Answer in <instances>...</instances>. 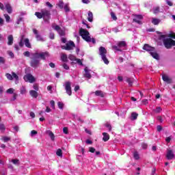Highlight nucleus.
<instances>
[{"label": "nucleus", "instance_id": "nucleus-1", "mask_svg": "<svg viewBox=\"0 0 175 175\" xmlns=\"http://www.w3.org/2000/svg\"><path fill=\"white\" fill-rule=\"evenodd\" d=\"M50 57V53L49 52H42V53H32V57H31L30 66L34 69H38L39 65H40V59H46V57Z\"/></svg>", "mask_w": 175, "mask_h": 175}, {"label": "nucleus", "instance_id": "nucleus-2", "mask_svg": "<svg viewBox=\"0 0 175 175\" xmlns=\"http://www.w3.org/2000/svg\"><path fill=\"white\" fill-rule=\"evenodd\" d=\"M79 35L80 36H81L83 40L88 42V43H90V42H92L93 44H95V43H96V40H95V38H91V36H90V32L88 30L81 28L79 29Z\"/></svg>", "mask_w": 175, "mask_h": 175}, {"label": "nucleus", "instance_id": "nucleus-3", "mask_svg": "<svg viewBox=\"0 0 175 175\" xmlns=\"http://www.w3.org/2000/svg\"><path fill=\"white\" fill-rule=\"evenodd\" d=\"M99 54L101 56V58L106 65H109V59L106 57V54H107V50H106L105 47L100 46L99 48Z\"/></svg>", "mask_w": 175, "mask_h": 175}, {"label": "nucleus", "instance_id": "nucleus-4", "mask_svg": "<svg viewBox=\"0 0 175 175\" xmlns=\"http://www.w3.org/2000/svg\"><path fill=\"white\" fill-rule=\"evenodd\" d=\"M163 43L165 47V49H170L173 46H175V40L172 38H164L163 40Z\"/></svg>", "mask_w": 175, "mask_h": 175}, {"label": "nucleus", "instance_id": "nucleus-5", "mask_svg": "<svg viewBox=\"0 0 175 175\" xmlns=\"http://www.w3.org/2000/svg\"><path fill=\"white\" fill-rule=\"evenodd\" d=\"M42 18L44 21H49L51 18V13L48 10H42Z\"/></svg>", "mask_w": 175, "mask_h": 175}, {"label": "nucleus", "instance_id": "nucleus-6", "mask_svg": "<svg viewBox=\"0 0 175 175\" xmlns=\"http://www.w3.org/2000/svg\"><path fill=\"white\" fill-rule=\"evenodd\" d=\"M75 47H76V44H75V42L73 41H70L66 44V46H62V49L67 50L68 51H69L70 50H73V48Z\"/></svg>", "mask_w": 175, "mask_h": 175}, {"label": "nucleus", "instance_id": "nucleus-7", "mask_svg": "<svg viewBox=\"0 0 175 175\" xmlns=\"http://www.w3.org/2000/svg\"><path fill=\"white\" fill-rule=\"evenodd\" d=\"M65 90L69 96H72V83L70 81L65 82Z\"/></svg>", "mask_w": 175, "mask_h": 175}, {"label": "nucleus", "instance_id": "nucleus-8", "mask_svg": "<svg viewBox=\"0 0 175 175\" xmlns=\"http://www.w3.org/2000/svg\"><path fill=\"white\" fill-rule=\"evenodd\" d=\"M25 81H29V83H35L36 81V79H35V77L32 75L31 74H27L23 77Z\"/></svg>", "mask_w": 175, "mask_h": 175}, {"label": "nucleus", "instance_id": "nucleus-9", "mask_svg": "<svg viewBox=\"0 0 175 175\" xmlns=\"http://www.w3.org/2000/svg\"><path fill=\"white\" fill-rule=\"evenodd\" d=\"M5 77L10 81L13 80V79H14L16 81L18 80V75H17V74H16L14 72H12V74L6 73Z\"/></svg>", "mask_w": 175, "mask_h": 175}, {"label": "nucleus", "instance_id": "nucleus-10", "mask_svg": "<svg viewBox=\"0 0 175 175\" xmlns=\"http://www.w3.org/2000/svg\"><path fill=\"white\" fill-rule=\"evenodd\" d=\"M52 27L55 29V31H57L59 36H65V30L62 29L59 25H56L54 26V25H53Z\"/></svg>", "mask_w": 175, "mask_h": 175}, {"label": "nucleus", "instance_id": "nucleus-11", "mask_svg": "<svg viewBox=\"0 0 175 175\" xmlns=\"http://www.w3.org/2000/svg\"><path fill=\"white\" fill-rule=\"evenodd\" d=\"M166 158L168 160H172L174 158V152L170 149L167 150Z\"/></svg>", "mask_w": 175, "mask_h": 175}, {"label": "nucleus", "instance_id": "nucleus-12", "mask_svg": "<svg viewBox=\"0 0 175 175\" xmlns=\"http://www.w3.org/2000/svg\"><path fill=\"white\" fill-rule=\"evenodd\" d=\"M33 32L34 35H36V38L39 42H43V38H42V36L40 35L39 32L36 29H33Z\"/></svg>", "mask_w": 175, "mask_h": 175}, {"label": "nucleus", "instance_id": "nucleus-13", "mask_svg": "<svg viewBox=\"0 0 175 175\" xmlns=\"http://www.w3.org/2000/svg\"><path fill=\"white\" fill-rule=\"evenodd\" d=\"M135 18L133 19V23H137V24H142V21L143 20V16L142 15H135Z\"/></svg>", "mask_w": 175, "mask_h": 175}, {"label": "nucleus", "instance_id": "nucleus-14", "mask_svg": "<svg viewBox=\"0 0 175 175\" xmlns=\"http://www.w3.org/2000/svg\"><path fill=\"white\" fill-rule=\"evenodd\" d=\"M84 70L85 72L83 73V77L90 80V79L92 77V75H91V73H90V70H88V67H85Z\"/></svg>", "mask_w": 175, "mask_h": 175}, {"label": "nucleus", "instance_id": "nucleus-15", "mask_svg": "<svg viewBox=\"0 0 175 175\" xmlns=\"http://www.w3.org/2000/svg\"><path fill=\"white\" fill-rule=\"evenodd\" d=\"M143 50H146V51H150L151 53L152 51H155V48L149 46L148 44H145Z\"/></svg>", "mask_w": 175, "mask_h": 175}, {"label": "nucleus", "instance_id": "nucleus-16", "mask_svg": "<svg viewBox=\"0 0 175 175\" xmlns=\"http://www.w3.org/2000/svg\"><path fill=\"white\" fill-rule=\"evenodd\" d=\"M162 79L165 83H167V84H172V79H170L167 75H163Z\"/></svg>", "mask_w": 175, "mask_h": 175}, {"label": "nucleus", "instance_id": "nucleus-17", "mask_svg": "<svg viewBox=\"0 0 175 175\" xmlns=\"http://www.w3.org/2000/svg\"><path fill=\"white\" fill-rule=\"evenodd\" d=\"M29 94H30V96H31V98H34L35 99H36V98H38V96H39V94L38 93V91H36V90H30Z\"/></svg>", "mask_w": 175, "mask_h": 175}, {"label": "nucleus", "instance_id": "nucleus-18", "mask_svg": "<svg viewBox=\"0 0 175 175\" xmlns=\"http://www.w3.org/2000/svg\"><path fill=\"white\" fill-rule=\"evenodd\" d=\"M5 9L9 14H12V13H13V9L12 8L10 3L5 4Z\"/></svg>", "mask_w": 175, "mask_h": 175}, {"label": "nucleus", "instance_id": "nucleus-19", "mask_svg": "<svg viewBox=\"0 0 175 175\" xmlns=\"http://www.w3.org/2000/svg\"><path fill=\"white\" fill-rule=\"evenodd\" d=\"M88 21L90 23H92V21H94V14H92V12L91 11L88 12Z\"/></svg>", "mask_w": 175, "mask_h": 175}, {"label": "nucleus", "instance_id": "nucleus-20", "mask_svg": "<svg viewBox=\"0 0 175 175\" xmlns=\"http://www.w3.org/2000/svg\"><path fill=\"white\" fill-rule=\"evenodd\" d=\"M103 142H109L110 139V135L107 133H103Z\"/></svg>", "mask_w": 175, "mask_h": 175}, {"label": "nucleus", "instance_id": "nucleus-21", "mask_svg": "<svg viewBox=\"0 0 175 175\" xmlns=\"http://www.w3.org/2000/svg\"><path fill=\"white\" fill-rule=\"evenodd\" d=\"M160 23H161V19L157 18H152V24H153V25H159Z\"/></svg>", "mask_w": 175, "mask_h": 175}, {"label": "nucleus", "instance_id": "nucleus-22", "mask_svg": "<svg viewBox=\"0 0 175 175\" xmlns=\"http://www.w3.org/2000/svg\"><path fill=\"white\" fill-rule=\"evenodd\" d=\"M47 135H49V137H51V139L52 142H54L55 140V135H54V133H52L51 131H46Z\"/></svg>", "mask_w": 175, "mask_h": 175}, {"label": "nucleus", "instance_id": "nucleus-23", "mask_svg": "<svg viewBox=\"0 0 175 175\" xmlns=\"http://www.w3.org/2000/svg\"><path fill=\"white\" fill-rule=\"evenodd\" d=\"M8 46H12V44H13V35H9L8 37Z\"/></svg>", "mask_w": 175, "mask_h": 175}, {"label": "nucleus", "instance_id": "nucleus-24", "mask_svg": "<svg viewBox=\"0 0 175 175\" xmlns=\"http://www.w3.org/2000/svg\"><path fill=\"white\" fill-rule=\"evenodd\" d=\"M96 96H100V98H105V94L102 90H96L95 92Z\"/></svg>", "mask_w": 175, "mask_h": 175}, {"label": "nucleus", "instance_id": "nucleus-25", "mask_svg": "<svg viewBox=\"0 0 175 175\" xmlns=\"http://www.w3.org/2000/svg\"><path fill=\"white\" fill-rule=\"evenodd\" d=\"M126 83H128L129 87H132V85H133V78L126 77Z\"/></svg>", "mask_w": 175, "mask_h": 175}, {"label": "nucleus", "instance_id": "nucleus-26", "mask_svg": "<svg viewBox=\"0 0 175 175\" xmlns=\"http://www.w3.org/2000/svg\"><path fill=\"white\" fill-rule=\"evenodd\" d=\"M150 54L152 57L154 58V59H159V55H158L157 52H154V51L150 52Z\"/></svg>", "mask_w": 175, "mask_h": 175}, {"label": "nucleus", "instance_id": "nucleus-27", "mask_svg": "<svg viewBox=\"0 0 175 175\" xmlns=\"http://www.w3.org/2000/svg\"><path fill=\"white\" fill-rule=\"evenodd\" d=\"M25 45L28 48V49H31L32 46L31 45V43L29 42V39L26 38L24 40Z\"/></svg>", "mask_w": 175, "mask_h": 175}, {"label": "nucleus", "instance_id": "nucleus-28", "mask_svg": "<svg viewBox=\"0 0 175 175\" xmlns=\"http://www.w3.org/2000/svg\"><path fill=\"white\" fill-rule=\"evenodd\" d=\"M118 46L120 49L122 47H126V42L125 41H120V42H118Z\"/></svg>", "mask_w": 175, "mask_h": 175}, {"label": "nucleus", "instance_id": "nucleus-29", "mask_svg": "<svg viewBox=\"0 0 175 175\" xmlns=\"http://www.w3.org/2000/svg\"><path fill=\"white\" fill-rule=\"evenodd\" d=\"M35 16H36V17L39 19L40 18H43V14H42V11L41 10V12H35Z\"/></svg>", "mask_w": 175, "mask_h": 175}, {"label": "nucleus", "instance_id": "nucleus-30", "mask_svg": "<svg viewBox=\"0 0 175 175\" xmlns=\"http://www.w3.org/2000/svg\"><path fill=\"white\" fill-rule=\"evenodd\" d=\"M61 59L63 62H68V55L66 54H62Z\"/></svg>", "mask_w": 175, "mask_h": 175}, {"label": "nucleus", "instance_id": "nucleus-31", "mask_svg": "<svg viewBox=\"0 0 175 175\" xmlns=\"http://www.w3.org/2000/svg\"><path fill=\"white\" fill-rule=\"evenodd\" d=\"M20 92L21 95H24V94H27V88H25V86H22L21 88Z\"/></svg>", "mask_w": 175, "mask_h": 175}, {"label": "nucleus", "instance_id": "nucleus-32", "mask_svg": "<svg viewBox=\"0 0 175 175\" xmlns=\"http://www.w3.org/2000/svg\"><path fill=\"white\" fill-rule=\"evenodd\" d=\"M139 116V114L135 112H133L131 113V118L132 120H137V117Z\"/></svg>", "mask_w": 175, "mask_h": 175}, {"label": "nucleus", "instance_id": "nucleus-33", "mask_svg": "<svg viewBox=\"0 0 175 175\" xmlns=\"http://www.w3.org/2000/svg\"><path fill=\"white\" fill-rule=\"evenodd\" d=\"M133 157L134 159H136L137 161L140 159V157L139 156V152H137V151L134 152Z\"/></svg>", "mask_w": 175, "mask_h": 175}, {"label": "nucleus", "instance_id": "nucleus-34", "mask_svg": "<svg viewBox=\"0 0 175 175\" xmlns=\"http://www.w3.org/2000/svg\"><path fill=\"white\" fill-rule=\"evenodd\" d=\"M57 106L59 109H60V110H64V103L59 101L57 103Z\"/></svg>", "mask_w": 175, "mask_h": 175}, {"label": "nucleus", "instance_id": "nucleus-35", "mask_svg": "<svg viewBox=\"0 0 175 175\" xmlns=\"http://www.w3.org/2000/svg\"><path fill=\"white\" fill-rule=\"evenodd\" d=\"M77 58H76V56H75L74 55L70 54L68 55V59H70V61H76Z\"/></svg>", "mask_w": 175, "mask_h": 175}, {"label": "nucleus", "instance_id": "nucleus-36", "mask_svg": "<svg viewBox=\"0 0 175 175\" xmlns=\"http://www.w3.org/2000/svg\"><path fill=\"white\" fill-rule=\"evenodd\" d=\"M65 12L68 13V12H70V8H69V4H66L64 7H63Z\"/></svg>", "mask_w": 175, "mask_h": 175}, {"label": "nucleus", "instance_id": "nucleus-37", "mask_svg": "<svg viewBox=\"0 0 175 175\" xmlns=\"http://www.w3.org/2000/svg\"><path fill=\"white\" fill-rule=\"evenodd\" d=\"M0 131L3 133L5 131H6V127H5V124H0Z\"/></svg>", "mask_w": 175, "mask_h": 175}, {"label": "nucleus", "instance_id": "nucleus-38", "mask_svg": "<svg viewBox=\"0 0 175 175\" xmlns=\"http://www.w3.org/2000/svg\"><path fill=\"white\" fill-rule=\"evenodd\" d=\"M56 155H57V157H62V150L61 148L57 149Z\"/></svg>", "mask_w": 175, "mask_h": 175}, {"label": "nucleus", "instance_id": "nucleus-39", "mask_svg": "<svg viewBox=\"0 0 175 175\" xmlns=\"http://www.w3.org/2000/svg\"><path fill=\"white\" fill-rule=\"evenodd\" d=\"M57 6H59V9H63L64 8V1H59Z\"/></svg>", "mask_w": 175, "mask_h": 175}, {"label": "nucleus", "instance_id": "nucleus-40", "mask_svg": "<svg viewBox=\"0 0 175 175\" xmlns=\"http://www.w3.org/2000/svg\"><path fill=\"white\" fill-rule=\"evenodd\" d=\"M154 14H158L159 13V7H156L153 9Z\"/></svg>", "mask_w": 175, "mask_h": 175}, {"label": "nucleus", "instance_id": "nucleus-41", "mask_svg": "<svg viewBox=\"0 0 175 175\" xmlns=\"http://www.w3.org/2000/svg\"><path fill=\"white\" fill-rule=\"evenodd\" d=\"M4 17L5 18L6 23H9V21H10V16L8 14H5Z\"/></svg>", "mask_w": 175, "mask_h": 175}, {"label": "nucleus", "instance_id": "nucleus-42", "mask_svg": "<svg viewBox=\"0 0 175 175\" xmlns=\"http://www.w3.org/2000/svg\"><path fill=\"white\" fill-rule=\"evenodd\" d=\"M33 88L34 91H39V85L38 83L33 84Z\"/></svg>", "mask_w": 175, "mask_h": 175}, {"label": "nucleus", "instance_id": "nucleus-43", "mask_svg": "<svg viewBox=\"0 0 175 175\" xmlns=\"http://www.w3.org/2000/svg\"><path fill=\"white\" fill-rule=\"evenodd\" d=\"M3 140L4 143H6V142L10 141L11 138H10V137H3Z\"/></svg>", "mask_w": 175, "mask_h": 175}, {"label": "nucleus", "instance_id": "nucleus-44", "mask_svg": "<svg viewBox=\"0 0 175 175\" xmlns=\"http://www.w3.org/2000/svg\"><path fill=\"white\" fill-rule=\"evenodd\" d=\"M111 18L114 20V21H117V16H116V14H114V12H111Z\"/></svg>", "mask_w": 175, "mask_h": 175}, {"label": "nucleus", "instance_id": "nucleus-45", "mask_svg": "<svg viewBox=\"0 0 175 175\" xmlns=\"http://www.w3.org/2000/svg\"><path fill=\"white\" fill-rule=\"evenodd\" d=\"M112 48L113 50H116V51H122V50L118 46H113Z\"/></svg>", "mask_w": 175, "mask_h": 175}, {"label": "nucleus", "instance_id": "nucleus-46", "mask_svg": "<svg viewBox=\"0 0 175 175\" xmlns=\"http://www.w3.org/2000/svg\"><path fill=\"white\" fill-rule=\"evenodd\" d=\"M50 105L52 109H55V102L54 100H51L50 101Z\"/></svg>", "mask_w": 175, "mask_h": 175}, {"label": "nucleus", "instance_id": "nucleus-47", "mask_svg": "<svg viewBox=\"0 0 175 175\" xmlns=\"http://www.w3.org/2000/svg\"><path fill=\"white\" fill-rule=\"evenodd\" d=\"M86 23H87V21H85V19H83V20L82 21V24H83V25H85L86 27H87L88 29H90V28H91V27H90V26L88 25V24H87Z\"/></svg>", "mask_w": 175, "mask_h": 175}, {"label": "nucleus", "instance_id": "nucleus-48", "mask_svg": "<svg viewBox=\"0 0 175 175\" xmlns=\"http://www.w3.org/2000/svg\"><path fill=\"white\" fill-rule=\"evenodd\" d=\"M76 64H78L79 65L83 66V62H81V59H75Z\"/></svg>", "mask_w": 175, "mask_h": 175}, {"label": "nucleus", "instance_id": "nucleus-49", "mask_svg": "<svg viewBox=\"0 0 175 175\" xmlns=\"http://www.w3.org/2000/svg\"><path fill=\"white\" fill-rule=\"evenodd\" d=\"M105 126L106 128H108L109 132L111 131V124H110L109 123H106Z\"/></svg>", "mask_w": 175, "mask_h": 175}, {"label": "nucleus", "instance_id": "nucleus-50", "mask_svg": "<svg viewBox=\"0 0 175 175\" xmlns=\"http://www.w3.org/2000/svg\"><path fill=\"white\" fill-rule=\"evenodd\" d=\"M49 38L50 39H51L52 40L55 39V34H54V33H49Z\"/></svg>", "mask_w": 175, "mask_h": 175}, {"label": "nucleus", "instance_id": "nucleus-51", "mask_svg": "<svg viewBox=\"0 0 175 175\" xmlns=\"http://www.w3.org/2000/svg\"><path fill=\"white\" fill-rule=\"evenodd\" d=\"M24 38V36H22V38L21 41L19 42V46L20 47H23L24 46V42H23V38Z\"/></svg>", "mask_w": 175, "mask_h": 175}, {"label": "nucleus", "instance_id": "nucleus-52", "mask_svg": "<svg viewBox=\"0 0 175 175\" xmlns=\"http://www.w3.org/2000/svg\"><path fill=\"white\" fill-rule=\"evenodd\" d=\"M14 92V90L13 88H10L7 90V94H13Z\"/></svg>", "mask_w": 175, "mask_h": 175}, {"label": "nucleus", "instance_id": "nucleus-53", "mask_svg": "<svg viewBox=\"0 0 175 175\" xmlns=\"http://www.w3.org/2000/svg\"><path fill=\"white\" fill-rule=\"evenodd\" d=\"M165 2L168 6H173V2H172L170 0H165Z\"/></svg>", "mask_w": 175, "mask_h": 175}, {"label": "nucleus", "instance_id": "nucleus-54", "mask_svg": "<svg viewBox=\"0 0 175 175\" xmlns=\"http://www.w3.org/2000/svg\"><path fill=\"white\" fill-rule=\"evenodd\" d=\"M63 132H64V133H65V135H68V133H69L68 127H64Z\"/></svg>", "mask_w": 175, "mask_h": 175}, {"label": "nucleus", "instance_id": "nucleus-55", "mask_svg": "<svg viewBox=\"0 0 175 175\" xmlns=\"http://www.w3.org/2000/svg\"><path fill=\"white\" fill-rule=\"evenodd\" d=\"M62 66H63L64 69H66V70H69V66H68V64L64 63V64H63Z\"/></svg>", "mask_w": 175, "mask_h": 175}, {"label": "nucleus", "instance_id": "nucleus-56", "mask_svg": "<svg viewBox=\"0 0 175 175\" xmlns=\"http://www.w3.org/2000/svg\"><path fill=\"white\" fill-rule=\"evenodd\" d=\"M89 151H90V152H92V153L95 152V151H96L95 148H94V147H90V148H89Z\"/></svg>", "mask_w": 175, "mask_h": 175}, {"label": "nucleus", "instance_id": "nucleus-57", "mask_svg": "<svg viewBox=\"0 0 175 175\" xmlns=\"http://www.w3.org/2000/svg\"><path fill=\"white\" fill-rule=\"evenodd\" d=\"M31 53H29V51H25L23 53V55H25V57H29Z\"/></svg>", "mask_w": 175, "mask_h": 175}, {"label": "nucleus", "instance_id": "nucleus-58", "mask_svg": "<svg viewBox=\"0 0 175 175\" xmlns=\"http://www.w3.org/2000/svg\"><path fill=\"white\" fill-rule=\"evenodd\" d=\"M12 162L14 165H17V163H18V159H12Z\"/></svg>", "mask_w": 175, "mask_h": 175}, {"label": "nucleus", "instance_id": "nucleus-59", "mask_svg": "<svg viewBox=\"0 0 175 175\" xmlns=\"http://www.w3.org/2000/svg\"><path fill=\"white\" fill-rule=\"evenodd\" d=\"M161 110H162V108L158 107L156 108L155 111H156V113H160L161 111Z\"/></svg>", "mask_w": 175, "mask_h": 175}, {"label": "nucleus", "instance_id": "nucleus-60", "mask_svg": "<svg viewBox=\"0 0 175 175\" xmlns=\"http://www.w3.org/2000/svg\"><path fill=\"white\" fill-rule=\"evenodd\" d=\"M118 62H120V64H122V62H124V58L122 57H120L118 58Z\"/></svg>", "mask_w": 175, "mask_h": 175}, {"label": "nucleus", "instance_id": "nucleus-61", "mask_svg": "<svg viewBox=\"0 0 175 175\" xmlns=\"http://www.w3.org/2000/svg\"><path fill=\"white\" fill-rule=\"evenodd\" d=\"M170 38H171L172 39H175V33H170Z\"/></svg>", "mask_w": 175, "mask_h": 175}, {"label": "nucleus", "instance_id": "nucleus-62", "mask_svg": "<svg viewBox=\"0 0 175 175\" xmlns=\"http://www.w3.org/2000/svg\"><path fill=\"white\" fill-rule=\"evenodd\" d=\"M162 131V126L158 125L157 126V132H161Z\"/></svg>", "mask_w": 175, "mask_h": 175}, {"label": "nucleus", "instance_id": "nucleus-63", "mask_svg": "<svg viewBox=\"0 0 175 175\" xmlns=\"http://www.w3.org/2000/svg\"><path fill=\"white\" fill-rule=\"evenodd\" d=\"M49 66L51 68H55V64L51 62V63H49Z\"/></svg>", "mask_w": 175, "mask_h": 175}, {"label": "nucleus", "instance_id": "nucleus-64", "mask_svg": "<svg viewBox=\"0 0 175 175\" xmlns=\"http://www.w3.org/2000/svg\"><path fill=\"white\" fill-rule=\"evenodd\" d=\"M30 117H31V118H35V113L31 111L30 112Z\"/></svg>", "mask_w": 175, "mask_h": 175}]
</instances>
